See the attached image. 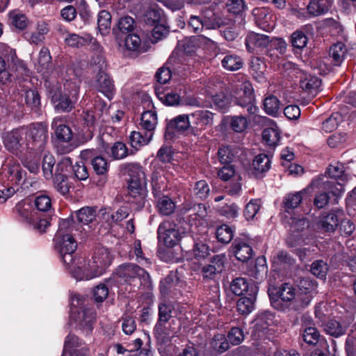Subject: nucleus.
Returning a JSON list of instances; mask_svg holds the SVG:
<instances>
[{"label": "nucleus", "mask_w": 356, "mask_h": 356, "mask_svg": "<svg viewBox=\"0 0 356 356\" xmlns=\"http://www.w3.org/2000/svg\"><path fill=\"white\" fill-rule=\"evenodd\" d=\"M66 268L70 270L72 275L77 280H90L99 276L93 275L95 268L91 261L86 264L81 257L76 258L72 266H66Z\"/></svg>", "instance_id": "ddd939ff"}, {"label": "nucleus", "mask_w": 356, "mask_h": 356, "mask_svg": "<svg viewBox=\"0 0 356 356\" xmlns=\"http://www.w3.org/2000/svg\"><path fill=\"white\" fill-rule=\"evenodd\" d=\"M193 123L203 127L213 124V113L207 110H198L191 114Z\"/></svg>", "instance_id": "58836bf2"}, {"label": "nucleus", "mask_w": 356, "mask_h": 356, "mask_svg": "<svg viewBox=\"0 0 356 356\" xmlns=\"http://www.w3.org/2000/svg\"><path fill=\"white\" fill-rule=\"evenodd\" d=\"M115 275L119 281L131 287L136 291L141 286L151 289L152 279L149 273L136 264L124 263L116 268Z\"/></svg>", "instance_id": "f03ea898"}, {"label": "nucleus", "mask_w": 356, "mask_h": 356, "mask_svg": "<svg viewBox=\"0 0 356 356\" xmlns=\"http://www.w3.org/2000/svg\"><path fill=\"white\" fill-rule=\"evenodd\" d=\"M111 24V15L106 10H101L98 14L97 26L99 31L102 35H106L109 33Z\"/></svg>", "instance_id": "49530a36"}, {"label": "nucleus", "mask_w": 356, "mask_h": 356, "mask_svg": "<svg viewBox=\"0 0 356 356\" xmlns=\"http://www.w3.org/2000/svg\"><path fill=\"white\" fill-rule=\"evenodd\" d=\"M231 248L233 254L241 262H248L253 255L252 248L242 239L236 238Z\"/></svg>", "instance_id": "6ab92c4d"}, {"label": "nucleus", "mask_w": 356, "mask_h": 356, "mask_svg": "<svg viewBox=\"0 0 356 356\" xmlns=\"http://www.w3.org/2000/svg\"><path fill=\"white\" fill-rule=\"evenodd\" d=\"M339 211L330 212L322 216L320 220L321 229L325 232H334L339 225Z\"/></svg>", "instance_id": "4c0bfd02"}, {"label": "nucleus", "mask_w": 356, "mask_h": 356, "mask_svg": "<svg viewBox=\"0 0 356 356\" xmlns=\"http://www.w3.org/2000/svg\"><path fill=\"white\" fill-rule=\"evenodd\" d=\"M270 157H254L250 165L248 172L256 178L261 177L270 168Z\"/></svg>", "instance_id": "c85d7f7f"}, {"label": "nucleus", "mask_w": 356, "mask_h": 356, "mask_svg": "<svg viewBox=\"0 0 356 356\" xmlns=\"http://www.w3.org/2000/svg\"><path fill=\"white\" fill-rule=\"evenodd\" d=\"M314 295L298 292L295 294V298L291 303V307L295 311H300L308 307L310 304Z\"/></svg>", "instance_id": "a19ab883"}, {"label": "nucleus", "mask_w": 356, "mask_h": 356, "mask_svg": "<svg viewBox=\"0 0 356 356\" xmlns=\"http://www.w3.org/2000/svg\"><path fill=\"white\" fill-rule=\"evenodd\" d=\"M257 291V286H252L250 293L243 296L238 300L236 308L241 314L248 315L254 310Z\"/></svg>", "instance_id": "aec40b11"}, {"label": "nucleus", "mask_w": 356, "mask_h": 356, "mask_svg": "<svg viewBox=\"0 0 356 356\" xmlns=\"http://www.w3.org/2000/svg\"><path fill=\"white\" fill-rule=\"evenodd\" d=\"M347 53L346 45L342 42H337L330 46L328 56L334 65L340 66L343 62Z\"/></svg>", "instance_id": "bb28decb"}, {"label": "nucleus", "mask_w": 356, "mask_h": 356, "mask_svg": "<svg viewBox=\"0 0 356 356\" xmlns=\"http://www.w3.org/2000/svg\"><path fill=\"white\" fill-rule=\"evenodd\" d=\"M248 153L239 144L222 145L218 150V156H245Z\"/></svg>", "instance_id": "79ce46f5"}, {"label": "nucleus", "mask_w": 356, "mask_h": 356, "mask_svg": "<svg viewBox=\"0 0 356 356\" xmlns=\"http://www.w3.org/2000/svg\"><path fill=\"white\" fill-rule=\"evenodd\" d=\"M211 347L219 353H223L229 348V342L223 334H216L211 341Z\"/></svg>", "instance_id": "09e8293b"}, {"label": "nucleus", "mask_w": 356, "mask_h": 356, "mask_svg": "<svg viewBox=\"0 0 356 356\" xmlns=\"http://www.w3.org/2000/svg\"><path fill=\"white\" fill-rule=\"evenodd\" d=\"M127 202L132 204L136 210H140L145 205V188L146 178L142 167L138 164H129L125 167Z\"/></svg>", "instance_id": "f257e3e1"}, {"label": "nucleus", "mask_w": 356, "mask_h": 356, "mask_svg": "<svg viewBox=\"0 0 356 356\" xmlns=\"http://www.w3.org/2000/svg\"><path fill=\"white\" fill-rule=\"evenodd\" d=\"M24 99L27 106L31 110L38 111L40 106V97L38 91L28 90L25 92Z\"/></svg>", "instance_id": "6e6d98bb"}, {"label": "nucleus", "mask_w": 356, "mask_h": 356, "mask_svg": "<svg viewBox=\"0 0 356 356\" xmlns=\"http://www.w3.org/2000/svg\"><path fill=\"white\" fill-rule=\"evenodd\" d=\"M3 170L6 171L8 186L18 188L24 184L26 172L18 162L11 161Z\"/></svg>", "instance_id": "2eb2a0df"}, {"label": "nucleus", "mask_w": 356, "mask_h": 356, "mask_svg": "<svg viewBox=\"0 0 356 356\" xmlns=\"http://www.w3.org/2000/svg\"><path fill=\"white\" fill-rule=\"evenodd\" d=\"M34 204L39 211L49 212L52 209L51 198L47 195H38L34 200Z\"/></svg>", "instance_id": "774afa93"}, {"label": "nucleus", "mask_w": 356, "mask_h": 356, "mask_svg": "<svg viewBox=\"0 0 356 356\" xmlns=\"http://www.w3.org/2000/svg\"><path fill=\"white\" fill-rule=\"evenodd\" d=\"M251 72L253 77L259 82L264 80V72L266 69V65L261 58L259 57L252 58L250 65Z\"/></svg>", "instance_id": "a18cd8bd"}, {"label": "nucleus", "mask_w": 356, "mask_h": 356, "mask_svg": "<svg viewBox=\"0 0 356 356\" xmlns=\"http://www.w3.org/2000/svg\"><path fill=\"white\" fill-rule=\"evenodd\" d=\"M325 332L334 337H339L346 333V328L336 320L329 321L324 327Z\"/></svg>", "instance_id": "8fccbe9b"}, {"label": "nucleus", "mask_w": 356, "mask_h": 356, "mask_svg": "<svg viewBox=\"0 0 356 356\" xmlns=\"http://www.w3.org/2000/svg\"><path fill=\"white\" fill-rule=\"evenodd\" d=\"M273 315L268 311L259 313L254 319L252 334L257 338L263 337L268 330V327L272 323Z\"/></svg>", "instance_id": "a211bd4d"}, {"label": "nucleus", "mask_w": 356, "mask_h": 356, "mask_svg": "<svg viewBox=\"0 0 356 356\" xmlns=\"http://www.w3.org/2000/svg\"><path fill=\"white\" fill-rule=\"evenodd\" d=\"M49 31V24L44 22H38L36 24V29L33 32H26L24 33V38L31 44H42L44 40L45 35Z\"/></svg>", "instance_id": "412c9836"}, {"label": "nucleus", "mask_w": 356, "mask_h": 356, "mask_svg": "<svg viewBox=\"0 0 356 356\" xmlns=\"http://www.w3.org/2000/svg\"><path fill=\"white\" fill-rule=\"evenodd\" d=\"M332 5L326 0H310L307 6V13L303 15L305 19L316 17L326 14Z\"/></svg>", "instance_id": "b1692460"}, {"label": "nucleus", "mask_w": 356, "mask_h": 356, "mask_svg": "<svg viewBox=\"0 0 356 356\" xmlns=\"http://www.w3.org/2000/svg\"><path fill=\"white\" fill-rule=\"evenodd\" d=\"M230 128L235 132L242 133L248 127V121L243 115H234L229 118V121Z\"/></svg>", "instance_id": "4d7b16f0"}, {"label": "nucleus", "mask_w": 356, "mask_h": 356, "mask_svg": "<svg viewBox=\"0 0 356 356\" xmlns=\"http://www.w3.org/2000/svg\"><path fill=\"white\" fill-rule=\"evenodd\" d=\"M252 286L256 285L253 282L249 283L244 277H236L232 281L230 289L236 296H243L250 293Z\"/></svg>", "instance_id": "473e14b6"}, {"label": "nucleus", "mask_w": 356, "mask_h": 356, "mask_svg": "<svg viewBox=\"0 0 356 356\" xmlns=\"http://www.w3.org/2000/svg\"><path fill=\"white\" fill-rule=\"evenodd\" d=\"M245 47L249 52H253L257 48H266L270 44V36L254 32L249 33L245 41Z\"/></svg>", "instance_id": "4be33fe9"}, {"label": "nucleus", "mask_w": 356, "mask_h": 356, "mask_svg": "<svg viewBox=\"0 0 356 356\" xmlns=\"http://www.w3.org/2000/svg\"><path fill=\"white\" fill-rule=\"evenodd\" d=\"M313 184L319 186L322 191L330 196L332 195L333 197H338L343 193V185L334 179L323 181V178L318 177L313 180Z\"/></svg>", "instance_id": "393cba45"}, {"label": "nucleus", "mask_w": 356, "mask_h": 356, "mask_svg": "<svg viewBox=\"0 0 356 356\" xmlns=\"http://www.w3.org/2000/svg\"><path fill=\"white\" fill-rule=\"evenodd\" d=\"M172 60V58H170L167 63L165 64L164 66L160 67L156 72L155 78L159 83L165 84L170 80L172 77V72L170 67L168 65L170 64Z\"/></svg>", "instance_id": "338daca9"}, {"label": "nucleus", "mask_w": 356, "mask_h": 356, "mask_svg": "<svg viewBox=\"0 0 356 356\" xmlns=\"http://www.w3.org/2000/svg\"><path fill=\"white\" fill-rule=\"evenodd\" d=\"M26 145L30 154H42L47 139V128L42 123L29 126L26 131Z\"/></svg>", "instance_id": "39448f33"}, {"label": "nucleus", "mask_w": 356, "mask_h": 356, "mask_svg": "<svg viewBox=\"0 0 356 356\" xmlns=\"http://www.w3.org/2000/svg\"><path fill=\"white\" fill-rule=\"evenodd\" d=\"M190 126L189 116L185 114L179 115L168 122L165 137L170 138L175 131L183 132L188 129Z\"/></svg>", "instance_id": "5701e85b"}, {"label": "nucleus", "mask_w": 356, "mask_h": 356, "mask_svg": "<svg viewBox=\"0 0 356 356\" xmlns=\"http://www.w3.org/2000/svg\"><path fill=\"white\" fill-rule=\"evenodd\" d=\"M194 196L200 200H204L210 193V187L205 180L196 181L193 188Z\"/></svg>", "instance_id": "603ef678"}, {"label": "nucleus", "mask_w": 356, "mask_h": 356, "mask_svg": "<svg viewBox=\"0 0 356 356\" xmlns=\"http://www.w3.org/2000/svg\"><path fill=\"white\" fill-rule=\"evenodd\" d=\"M44 86L49 98L54 104V108L58 111L69 112L74 108V104L77 100V89L74 90V93L71 97L61 93V86L58 82H50L46 81Z\"/></svg>", "instance_id": "20e7f679"}, {"label": "nucleus", "mask_w": 356, "mask_h": 356, "mask_svg": "<svg viewBox=\"0 0 356 356\" xmlns=\"http://www.w3.org/2000/svg\"><path fill=\"white\" fill-rule=\"evenodd\" d=\"M65 43L73 48H80L88 43H93L95 39L88 33H84L82 35L76 33H67L64 38Z\"/></svg>", "instance_id": "cd10ccee"}, {"label": "nucleus", "mask_w": 356, "mask_h": 356, "mask_svg": "<svg viewBox=\"0 0 356 356\" xmlns=\"http://www.w3.org/2000/svg\"><path fill=\"white\" fill-rule=\"evenodd\" d=\"M61 118H55L51 124L53 129H55V134L57 138L56 146L58 153L65 154L70 153L75 146L70 140L72 138V131L71 129L63 123Z\"/></svg>", "instance_id": "6e6552de"}, {"label": "nucleus", "mask_w": 356, "mask_h": 356, "mask_svg": "<svg viewBox=\"0 0 356 356\" xmlns=\"http://www.w3.org/2000/svg\"><path fill=\"white\" fill-rule=\"evenodd\" d=\"M227 22H226L227 24L225 25V26L220 29V32L225 40L232 42L238 37V32L234 22L229 19H227Z\"/></svg>", "instance_id": "5fc2aeb1"}, {"label": "nucleus", "mask_w": 356, "mask_h": 356, "mask_svg": "<svg viewBox=\"0 0 356 356\" xmlns=\"http://www.w3.org/2000/svg\"><path fill=\"white\" fill-rule=\"evenodd\" d=\"M173 305L171 302L165 301L158 305V319L154 327V334L160 341L165 343L170 338V330L166 327V323L172 317Z\"/></svg>", "instance_id": "423d86ee"}, {"label": "nucleus", "mask_w": 356, "mask_h": 356, "mask_svg": "<svg viewBox=\"0 0 356 356\" xmlns=\"http://www.w3.org/2000/svg\"><path fill=\"white\" fill-rule=\"evenodd\" d=\"M284 67L289 70V74L299 79L300 87L305 92L315 95L321 84V81L317 76L307 74L299 69L295 64L287 62Z\"/></svg>", "instance_id": "0eeeda50"}, {"label": "nucleus", "mask_w": 356, "mask_h": 356, "mask_svg": "<svg viewBox=\"0 0 356 356\" xmlns=\"http://www.w3.org/2000/svg\"><path fill=\"white\" fill-rule=\"evenodd\" d=\"M262 138L270 149H274L280 141V134L274 128H266L263 131Z\"/></svg>", "instance_id": "de8ad7c7"}, {"label": "nucleus", "mask_w": 356, "mask_h": 356, "mask_svg": "<svg viewBox=\"0 0 356 356\" xmlns=\"http://www.w3.org/2000/svg\"><path fill=\"white\" fill-rule=\"evenodd\" d=\"M157 124V115L155 111H147L142 113L140 118V125L143 129L152 131Z\"/></svg>", "instance_id": "37998d69"}, {"label": "nucleus", "mask_w": 356, "mask_h": 356, "mask_svg": "<svg viewBox=\"0 0 356 356\" xmlns=\"http://www.w3.org/2000/svg\"><path fill=\"white\" fill-rule=\"evenodd\" d=\"M176 225L169 220L161 223L157 229L158 239L167 247H174L181 239V234L177 229Z\"/></svg>", "instance_id": "9d476101"}, {"label": "nucleus", "mask_w": 356, "mask_h": 356, "mask_svg": "<svg viewBox=\"0 0 356 356\" xmlns=\"http://www.w3.org/2000/svg\"><path fill=\"white\" fill-rule=\"evenodd\" d=\"M261 208L259 200H251L245 206L243 215L247 220H252Z\"/></svg>", "instance_id": "69168bd1"}, {"label": "nucleus", "mask_w": 356, "mask_h": 356, "mask_svg": "<svg viewBox=\"0 0 356 356\" xmlns=\"http://www.w3.org/2000/svg\"><path fill=\"white\" fill-rule=\"evenodd\" d=\"M56 248L65 266H72L76 259L77 243L72 234H66L56 245Z\"/></svg>", "instance_id": "1a4fd4ad"}, {"label": "nucleus", "mask_w": 356, "mask_h": 356, "mask_svg": "<svg viewBox=\"0 0 356 356\" xmlns=\"http://www.w3.org/2000/svg\"><path fill=\"white\" fill-rule=\"evenodd\" d=\"M136 27L134 19L130 16L121 17L118 22L117 28L113 29V32L118 38H121L122 34L132 32Z\"/></svg>", "instance_id": "72a5a7b5"}, {"label": "nucleus", "mask_w": 356, "mask_h": 356, "mask_svg": "<svg viewBox=\"0 0 356 356\" xmlns=\"http://www.w3.org/2000/svg\"><path fill=\"white\" fill-rule=\"evenodd\" d=\"M305 192L303 191L289 193L284 197L282 207L285 212L291 213L301 203Z\"/></svg>", "instance_id": "f704fd0d"}, {"label": "nucleus", "mask_w": 356, "mask_h": 356, "mask_svg": "<svg viewBox=\"0 0 356 356\" xmlns=\"http://www.w3.org/2000/svg\"><path fill=\"white\" fill-rule=\"evenodd\" d=\"M303 341L309 345L315 346L318 343L321 334L315 327H305L302 334Z\"/></svg>", "instance_id": "3c124183"}, {"label": "nucleus", "mask_w": 356, "mask_h": 356, "mask_svg": "<svg viewBox=\"0 0 356 356\" xmlns=\"http://www.w3.org/2000/svg\"><path fill=\"white\" fill-rule=\"evenodd\" d=\"M225 254H214L209 258V264L204 265L201 270L204 280H214L218 275H220L225 269L227 264Z\"/></svg>", "instance_id": "f8f14e48"}, {"label": "nucleus", "mask_w": 356, "mask_h": 356, "mask_svg": "<svg viewBox=\"0 0 356 356\" xmlns=\"http://www.w3.org/2000/svg\"><path fill=\"white\" fill-rule=\"evenodd\" d=\"M3 143L5 147L12 154H17L21 147L22 134L18 130H13L4 134Z\"/></svg>", "instance_id": "2f4dec72"}, {"label": "nucleus", "mask_w": 356, "mask_h": 356, "mask_svg": "<svg viewBox=\"0 0 356 356\" xmlns=\"http://www.w3.org/2000/svg\"><path fill=\"white\" fill-rule=\"evenodd\" d=\"M73 231H79V225H76L73 218L63 219L59 222L57 236L63 237L66 234H72Z\"/></svg>", "instance_id": "c03bdc74"}, {"label": "nucleus", "mask_w": 356, "mask_h": 356, "mask_svg": "<svg viewBox=\"0 0 356 356\" xmlns=\"http://www.w3.org/2000/svg\"><path fill=\"white\" fill-rule=\"evenodd\" d=\"M113 259V256L108 248L104 247H96L94 250L91 261L95 268L93 275H102L106 269L111 264Z\"/></svg>", "instance_id": "4468645a"}, {"label": "nucleus", "mask_w": 356, "mask_h": 356, "mask_svg": "<svg viewBox=\"0 0 356 356\" xmlns=\"http://www.w3.org/2000/svg\"><path fill=\"white\" fill-rule=\"evenodd\" d=\"M222 67L227 71H236L243 66V60L241 56L235 54H227L221 60Z\"/></svg>", "instance_id": "e433bc0d"}, {"label": "nucleus", "mask_w": 356, "mask_h": 356, "mask_svg": "<svg viewBox=\"0 0 356 356\" xmlns=\"http://www.w3.org/2000/svg\"><path fill=\"white\" fill-rule=\"evenodd\" d=\"M232 90L235 104L246 108L250 117L254 118L259 109L254 104V95L251 83L248 81H238L232 86Z\"/></svg>", "instance_id": "7ed1b4c3"}, {"label": "nucleus", "mask_w": 356, "mask_h": 356, "mask_svg": "<svg viewBox=\"0 0 356 356\" xmlns=\"http://www.w3.org/2000/svg\"><path fill=\"white\" fill-rule=\"evenodd\" d=\"M53 179V186L54 189L63 196H67L70 193V189L72 184L69 182L67 175L57 174L51 178Z\"/></svg>", "instance_id": "c9c22d12"}, {"label": "nucleus", "mask_w": 356, "mask_h": 356, "mask_svg": "<svg viewBox=\"0 0 356 356\" xmlns=\"http://www.w3.org/2000/svg\"><path fill=\"white\" fill-rule=\"evenodd\" d=\"M273 261L275 265L281 266L284 268L293 265L296 260L286 251L280 250L274 255Z\"/></svg>", "instance_id": "864d4df0"}, {"label": "nucleus", "mask_w": 356, "mask_h": 356, "mask_svg": "<svg viewBox=\"0 0 356 356\" xmlns=\"http://www.w3.org/2000/svg\"><path fill=\"white\" fill-rule=\"evenodd\" d=\"M227 338L233 346L241 344L245 339L243 330L239 327H233L227 333Z\"/></svg>", "instance_id": "0e129e2a"}, {"label": "nucleus", "mask_w": 356, "mask_h": 356, "mask_svg": "<svg viewBox=\"0 0 356 356\" xmlns=\"http://www.w3.org/2000/svg\"><path fill=\"white\" fill-rule=\"evenodd\" d=\"M342 121V115L339 113H332L322 123V129L325 132H332L335 130Z\"/></svg>", "instance_id": "bf43d9fd"}, {"label": "nucleus", "mask_w": 356, "mask_h": 356, "mask_svg": "<svg viewBox=\"0 0 356 356\" xmlns=\"http://www.w3.org/2000/svg\"><path fill=\"white\" fill-rule=\"evenodd\" d=\"M182 212L184 214L188 213L187 220L191 225H197V222L205 220L208 214L207 207L205 204L193 202L185 203L182 208Z\"/></svg>", "instance_id": "dca6fc26"}, {"label": "nucleus", "mask_w": 356, "mask_h": 356, "mask_svg": "<svg viewBox=\"0 0 356 356\" xmlns=\"http://www.w3.org/2000/svg\"><path fill=\"white\" fill-rule=\"evenodd\" d=\"M15 210L21 221L31 223L37 215L34 211L32 204L29 202H20L16 204Z\"/></svg>", "instance_id": "7c9ffc66"}, {"label": "nucleus", "mask_w": 356, "mask_h": 356, "mask_svg": "<svg viewBox=\"0 0 356 356\" xmlns=\"http://www.w3.org/2000/svg\"><path fill=\"white\" fill-rule=\"evenodd\" d=\"M269 296L274 300L280 299L283 302H293L295 290L289 283H283L278 288L268 290Z\"/></svg>", "instance_id": "a878e982"}, {"label": "nucleus", "mask_w": 356, "mask_h": 356, "mask_svg": "<svg viewBox=\"0 0 356 356\" xmlns=\"http://www.w3.org/2000/svg\"><path fill=\"white\" fill-rule=\"evenodd\" d=\"M179 279L176 273L170 271V273L159 283V291L163 298H175L177 295V286Z\"/></svg>", "instance_id": "f3484780"}, {"label": "nucleus", "mask_w": 356, "mask_h": 356, "mask_svg": "<svg viewBox=\"0 0 356 356\" xmlns=\"http://www.w3.org/2000/svg\"><path fill=\"white\" fill-rule=\"evenodd\" d=\"M280 101L275 96H269L264 99V108L266 113L272 116H276L280 111Z\"/></svg>", "instance_id": "052dcab7"}, {"label": "nucleus", "mask_w": 356, "mask_h": 356, "mask_svg": "<svg viewBox=\"0 0 356 356\" xmlns=\"http://www.w3.org/2000/svg\"><path fill=\"white\" fill-rule=\"evenodd\" d=\"M216 236L219 242L227 244L233 238L234 232L229 226L222 225L216 229Z\"/></svg>", "instance_id": "13d9d810"}, {"label": "nucleus", "mask_w": 356, "mask_h": 356, "mask_svg": "<svg viewBox=\"0 0 356 356\" xmlns=\"http://www.w3.org/2000/svg\"><path fill=\"white\" fill-rule=\"evenodd\" d=\"M96 313L90 308L81 307L75 315L76 329L81 330L85 335H90L93 330Z\"/></svg>", "instance_id": "9b49d317"}, {"label": "nucleus", "mask_w": 356, "mask_h": 356, "mask_svg": "<svg viewBox=\"0 0 356 356\" xmlns=\"http://www.w3.org/2000/svg\"><path fill=\"white\" fill-rule=\"evenodd\" d=\"M79 222L88 225L95 218V210L91 207H83L76 212Z\"/></svg>", "instance_id": "680f3d73"}, {"label": "nucleus", "mask_w": 356, "mask_h": 356, "mask_svg": "<svg viewBox=\"0 0 356 356\" xmlns=\"http://www.w3.org/2000/svg\"><path fill=\"white\" fill-rule=\"evenodd\" d=\"M218 213L227 218H235L239 213V207L235 203L225 204L217 209Z\"/></svg>", "instance_id": "e2e57ef3"}, {"label": "nucleus", "mask_w": 356, "mask_h": 356, "mask_svg": "<svg viewBox=\"0 0 356 356\" xmlns=\"http://www.w3.org/2000/svg\"><path fill=\"white\" fill-rule=\"evenodd\" d=\"M156 207L160 214L163 216H170L174 213L176 205L170 197L163 195L158 199Z\"/></svg>", "instance_id": "ea45409f"}, {"label": "nucleus", "mask_w": 356, "mask_h": 356, "mask_svg": "<svg viewBox=\"0 0 356 356\" xmlns=\"http://www.w3.org/2000/svg\"><path fill=\"white\" fill-rule=\"evenodd\" d=\"M95 87L97 90L110 98L114 90V85L111 77L103 70H99L97 74Z\"/></svg>", "instance_id": "c756f323"}]
</instances>
